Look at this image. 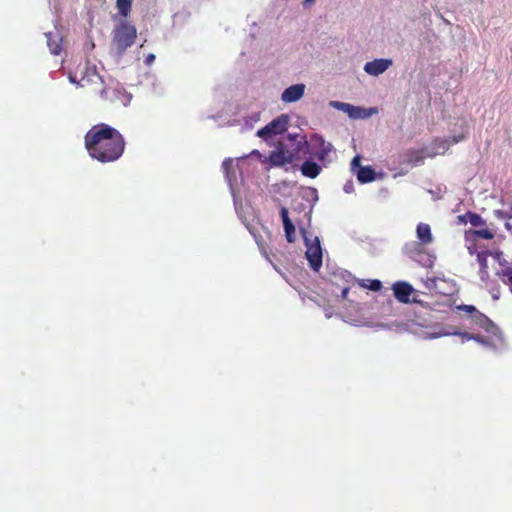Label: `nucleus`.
I'll use <instances>...</instances> for the list:
<instances>
[{"label":"nucleus","mask_w":512,"mask_h":512,"mask_svg":"<svg viewBox=\"0 0 512 512\" xmlns=\"http://www.w3.org/2000/svg\"><path fill=\"white\" fill-rule=\"evenodd\" d=\"M306 258L310 264V267L314 271H318L319 268L322 266V249L319 242V239L316 237L314 239V242L309 244L308 239L306 238Z\"/></svg>","instance_id":"nucleus-7"},{"label":"nucleus","mask_w":512,"mask_h":512,"mask_svg":"<svg viewBox=\"0 0 512 512\" xmlns=\"http://www.w3.org/2000/svg\"><path fill=\"white\" fill-rule=\"evenodd\" d=\"M431 153L429 156L433 157L436 155H443L445 154L450 147V139L446 138H435L431 145Z\"/></svg>","instance_id":"nucleus-15"},{"label":"nucleus","mask_w":512,"mask_h":512,"mask_svg":"<svg viewBox=\"0 0 512 512\" xmlns=\"http://www.w3.org/2000/svg\"><path fill=\"white\" fill-rule=\"evenodd\" d=\"M331 105L336 107V108H340V109H343V110H346V111H349L350 109L353 108V106H351L350 104H345V103L338 102V101H332Z\"/></svg>","instance_id":"nucleus-26"},{"label":"nucleus","mask_w":512,"mask_h":512,"mask_svg":"<svg viewBox=\"0 0 512 512\" xmlns=\"http://www.w3.org/2000/svg\"><path fill=\"white\" fill-rule=\"evenodd\" d=\"M494 236L495 233L488 228L469 229L465 231V241L468 243L467 250L469 254L474 255V253L477 251L478 239L492 240Z\"/></svg>","instance_id":"nucleus-6"},{"label":"nucleus","mask_w":512,"mask_h":512,"mask_svg":"<svg viewBox=\"0 0 512 512\" xmlns=\"http://www.w3.org/2000/svg\"><path fill=\"white\" fill-rule=\"evenodd\" d=\"M392 65L390 59H375L367 62L364 66V71L369 75L378 76L385 72Z\"/></svg>","instance_id":"nucleus-11"},{"label":"nucleus","mask_w":512,"mask_h":512,"mask_svg":"<svg viewBox=\"0 0 512 512\" xmlns=\"http://www.w3.org/2000/svg\"><path fill=\"white\" fill-rule=\"evenodd\" d=\"M457 310L464 311L468 314L471 325L477 326L487 333L492 334H494L497 330V326L493 323V321L490 320L485 314L480 312L475 306L462 304L457 306Z\"/></svg>","instance_id":"nucleus-3"},{"label":"nucleus","mask_w":512,"mask_h":512,"mask_svg":"<svg viewBox=\"0 0 512 512\" xmlns=\"http://www.w3.org/2000/svg\"><path fill=\"white\" fill-rule=\"evenodd\" d=\"M48 45L50 47V51L52 54L54 55H59L60 52H61V46L58 44V43H52V42H48Z\"/></svg>","instance_id":"nucleus-27"},{"label":"nucleus","mask_w":512,"mask_h":512,"mask_svg":"<svg viewBox=\"0 0 512 512\" xmlns=\"http://www.w3.org/2000/svg\"><path fill=\"white\" fill-rule=\"evenodd\" d=\"M454 334L455 335H460L463 339H466V340L481 341L480 340L481 336L478 335V334H471V333H467V332H461V333L455 332Z\"/></svg>","instance_id":"nucleus-25"},{"label":"nucleus","mask_w":512,"mask_h":512,"mask_svg":"<svg viewBox=\"0 0 512 512\" xmlns=\"http://www.w3.org/2000/svg\"><path fill=\"white\" fill-rule=\"evenodd\" d=\"M293 159L294 155L290 151L284 149L273 151L269 156V160L274 166H283L285 164L292 163Z\"/></svg>","instance_id":"nucleus-14"},{"label":"nucleus","mask_w":512,"mask_h":512,"mask_svg":"<svg viewBox=\"0 0 512 512\" xmlns=\"http://www.w3.org/2000/svg\"><path fill=\"white\" fill-rule=\"evenodd\" d=\"M280 217L282 219L283 228L285 232V238L287 242L294 243L296 240L295 225L289 217V212L286 207L280 209Z\"/></svg>","instance_id":"nucleus-10"},{"label":"nucleus","mask_w":512,"mask_h":512,"mask_svg":"<svg viewBox=\"0 0 512 512\" xmlns=\"http://www.w3.org/2000/svg\"><path fill=\"white\" fill-rule=\"evenodd\" d=\"M498 264L499 267L496 270V276L508 287L509 292L512 294V262L502 259L499 260Z\"/></svg>","instance_id":"nucleus-9"},{"label":"nucleus","mask_w":512,"mask_h":512,"mask_svg":"<svg viewBox=\"0 0 512 512\" xmlns=\"http://www.w3.org/2000/svg\"><path fill=\"white\" fill-rule=\"evenodd\" d=\"M349 290L350 288L349 287H344L341 291V296L343 299H347V296H348V293H349Z\"/></svg>","instance_id":"nucleus-30"},{"label":"nucleus","mask_w":512,"mask_h":512,"mask_svg":"<svg viewBox=\"0 0 512 512\" xmlns=\"http://www.w3.org/2000/svg\"><path fill=\"white\" fill-rule=\"evenodd\" d=\"M304 92H305L304 84L292 85L283 91V93L281 95V100L285 103L296 102L303 97Z\"/></svg>","instance_id":"nucleus-12"},{"label":"nucleus","mask_w":512,"mask_h":512,"mask_svg":"<svg viewBox=\"0 0 512 512\" xmlns=\"http://www.w3.org/2000/svg\"><path fill=\"white\" fill-rule=\"evenodd\" d=\"M93 77H94V78H96L97 80H99L101 84H103V83H102V80H101V77L99 76V74H97L96 72H94V73H93Z\"/></svg>","instance_id":"nucleus-32"},{"label":"nucleus","mask_w":512,"mask_h":512,"mask_svg":"<svg viewBox=\"0 0 512 512\" xmlns=\"http://www.w3.org/2000/svg\"><path fill=\"white\" fill-rule=\"evenodd\" d=\"M487 289L490 292V294L492 295V298L494 300H498L500 298L501 289H500V286L498 284H496L494 282Z\"/></svg>","instance_id":"nucleus-24"},{"label":"nucleus","mask_w":512,"mask_h":512,"mask_svg":"<svg viewBox=\"0 0 512 512\" xmlns=\"http://www.w3.org/2000/svg\"><path fill=\"white\" fill-rule=\"evenodd\" d=\"M406 157L409 163H420L424 159L423 151L416 149L408 150L406 153Z\"/></svg>","instance_id":"nucleus-21"},{"label":"nucleus","mask_w":512,"mask_h":512,"mask_svg":"<svg viewBox=\"0 0 512 512\" xmlns=\"http://www.w3.org/2000/svg\"><path fill=\"white\" fill-rule=\"evenodd\" d=\"M466 138V135L465 134H460V135H455L451 138L450 140V145L451 144H457L461 141H463L464 139Z\"/></svg>","instance_id":"nucleus-28"},{"label":"nucleus","mask_w":512,"mask_h":512,"mask_svg":"<svg viewBox=\"0 0 512 512\" xmlns=\"http://www.w3.org/2000/svg\"><path fill=\"white\" fill-rule=\"evenodd\" d=\"M479 277L480 280L484 283L485 287L488 288L494 281L490 279V274L488 269H479Z\"/></svg>","instance_id":"nucleus-23"},{"label":"nucleus","mask_w":512,"mask_h":512,"mask_svg":"<svg viewBox=\"0 0 512 512\" xmlns=\"http://www.w3.org/2000/svg\"><path fill=\"white\" fill-rule=\"evenodd\" d=\"M100 93H101V96L103 97V95H104V93H105V89H104V88H103V89H101Z\"/></svg>","instance_id":"nucleus-33"},{"label":"nucleus","mask_w":512,"mask_h":512,"mask_svg":"<svg viewBox=\"0 0 512 512\" xmlns=\"http://www.w3.org/2000/svg\"><path fill=\"white\" fill-rule=\"evenodd\" d=\"M251 154H259V151L258 150H254V151H252Z\"/></svg>","instance_id":"nucleus-34"},{"label":"nucleus","mask_w":512,"mask_h":512,"mask_svg":"<svg viewBox=\"0 0 512 512\" xmlns=\"http://www.w3.org/2000/svg\"><path fill=\"white\" fill-rule=\"evenodd\" d=\"M416 234H417V238H418L420 243L407 244L406 247H405L407 254L411 258H414V256H413V251L410 249V247L417 248L420 244L428 245V244L432 243V241H433V236H432V233H431V228L426 223H422L421 222V223H419L417 225Z\"/></svg>","instance_id":"nucleus-8"},{"label":"nucleus","mask_w":512,"mask_h":512,"mask_svg":"<svg viewBox=\"0 0 512 512\" xmlns=\"http://www.w3.org/2000/svg\"><path fill=\"white\" fill-rule=\"evenodd\" d=\"M303 145L311 147V153L319 160L324 161L331 153L333 146L331 143L326 142L325 139L318 134H313L310 141H304Z\"/></svg>","instance_id":"nucleus-4"},{"label":"nucleus","mask_w":512,"mask_h":512,"mask_svg":"<svg viewBox=\"0 0 512 512\" xmlns=\"http://www.w3.org/2000/svg\"><path fill=\"white\" fill-rule=\"evenodd\" d=\"M154 60H155V55L150 54V55H148V56H147V58H146V63H147V64H151Z\"/></svg>","instance_id":"nucleus-31"},{"label":"nucleus","mask_w":512,"mask_h":512,"mask_svg":"<svg viewBox=\"0 0 512 512\" xmlns=\"http://www.w3.org/2000/svg\"><path fill=\"white\" fill-rule=\"evenodd\" d=\"M393 292L395 298L401 303H409L410 295L414 291L413 287L406 282H396L393 285Z\"/></svg>","instance_id":"nucleus-13"},{"label":"nucleus","mask_w":512,"mask_h":512,"mask_svg":"<svg viewBox=\"0 0 512 512\" xmlns=\"http://www.w3.org/2000/svg\"><path fill=\"white\" fill-rule=\"evenodd\" d=\"M116 7L118 13L122 17H127L131 12L132 1L131 0H116Z\"/></svg>","instance_id":"nucleus-20"},{"label":"nucleus","mask_w":512,"mask_h":512,"mask_svg":"<svg viewBox=\"0 0 512 512\" xmlns=\"http://www.w3.org/2000/svg\"><path fill=\"white\" fill-rule=\"evenodd\" d=\"M360 161H361L360 156H355V157L352 159V162H351V166H352V168H355V167H359V168H360Z\"/></svg>","instance_id":"nucleus-29"},{"label":"nucleus","mask_w":512,"mask_h":512,"mask_svg":"<svg viewBox=\"0 0 512 512\" xmlns=\"http://www.w3.org/2000/svg\"><path fill=\"white\" fill-rule=\"evenodd\" d=\"M84 140L90 157L101 163L117 161L125 150L122 134L105 123L94 125L86 133Z\"/></svg>","instance_id":"nucleus-1"},{"label":"nucleus","mask_w":512,"mask_h":512,"mask_svg":"<svg viewBox=\"0 0 512 512\" xmlns=\"http://www.w3.org/2000/svg\"><path fill=\"white\" fill-rule=\"evenodd\" d=\"M359 285L363 288H367L371 291H379L382 288V283L380 280H360Z\"/></svg>","instance_id":"nucleus-22"},{"label":"nucleus","mask_w":512,"mask_h":512,"mask_svg":"<svg viewBox=\"0 0 512 512\" xmlns=\"http://www.w3.org/2000/svg\"><path fill=\"white\" fill-rule=\"evenodd\" d=\"M474 254H476V257H477L479 269H489L488 257L491 255L490 251H488L487 249H483V250L479 251L477 249V251Z\"/></svg>","instance_id":"nucleus-19"},{"label":"nucleus","mask_w":512,"mask_h":512,"mask_svg":"<svg viewBox=\"0 0 512 512\" xmlns=\"http://www.w3.org/2000/svg\"><path fill=\"white\" fill-rule=\"evenodd\" d=\"M301 172L304 176L314 179L320 174L321 167L315 162L305 161L301 166Z\"/></svg>","instance_id":"nucleus-17"},{"label":"nucleus","mask_w":512,"mask_h":512,"mask_svg":"<svg viewBox=\"0 0 512 512\" xmlns=\"http://www.w3.org/2000/svg\"><path fill=\"white\" fill-rule=\"evenodd\" d=\"M458 219L463 223L470 222L473 227H482L486 225V221L479 214L471 211L464 215H460Z\"/></svg>","instance_id":"nucleus-16"},{"label":"nucleus","mask_w":512,"mask_h":512,"mask_svg":"<svg viewBox=\"0 0 512 512\" xmlns=\"http://www.w3.org/2000/svg\"><path fill=\"white\" fill-rule=\"evenodd\" d=\"M288 125V116L281 115L276 119L272 120L265 127L259 129L257 131V136L267 140L275 135H279L284 133L287 130Z\"/></svg>","instance_id":"nucleus-5"},{"label":"nucleus","mask_w":512,"mask_h":512,"mask_svg":"<svg viewBox=\"0 0 512 512\" xmlns=\"http://www.w3.org/2000/svg\"><path fill=\"white\" fill-rule=\"evenodd\" d=\"M136 38V27L130 22L123 20L113 29L112 45L119 53H123L135 43Z\"/></svg>","instance_id":"nucleus-2"},{"label":"nucleus","mask_w":512,"mask_h":512,"mask_svg":"<svg viewBox=\"0 0 512 512\" xmlns=\"http://www.w3.org/2000/svg\"><path fill=\"white\" fill-rule=\"evenodd\" d=\"M357 179L360 183H369L375 180V171L370 166L360 167L357 172Z\"/></svg>","instance_id":"nucleus-18"}]
</instances>
